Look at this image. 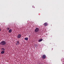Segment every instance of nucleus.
Returning a JSON list of instances; mask_svg holds the SVG:
<instances>
[{"mask_svg":"<svg viewBox=\"0 0 64 64\" xmlns=\"http://www.w3.org/2000/svg\"><path fill=\"white\" fill-rule=\"evenodd\" d=\"M1 50L2 51H5V48H1Z\"/></svg>","mask_w":64,"mask_h":64,"instance_id":"nucleus-6","label":"nucleus"},{"mask_svg":"<svg viewBox=\"0 0 64 64\" xmlns=\"http://www.w3.org/2000/svg\"><path fill=\"white\" fill-rule=\"evenodd\" d=\"M43 40V39H40L38 40V42H41Z\"/></svg>","mask_w":64,"mask_h":64,"instance_id":"nucleus-8","label":"nucleus"},{"mask_svg":"<svg viewBox=\"0 0 64 64\" xmlns=\"http://www.w3.org/2000/svg\"><path fill=\"white\" fill-rule=\"evenodd\" d=\"M21 35L20 34H18V36L17 38L18 39H20L21 38Z\"/></svg>","mask_w":64,"mask_h":64,"instance_id":"nucleus-3","label":"nucleus"},{"mask_svg":"<svg viewBox=\"0 0 64 64\" xmlns=\"http://www.w3.org/2000/svg\"><path fill=\"white\" fill-rule=\"evenodd\" d=\"M19 41H16V45H17V44H19Z\"/></svg>","mask_w":64,"mask_h":64,"instance_id":"nucleus-7","label":"nucleus"},{"mask_svg":"<svg viewBox=\"0 0 64 64\" xmlns=\"http://www.w3.org/2000/svg\"><path fill=\"white\" fill-rule=\"evenodd\" d=\"M11 32H12V30L11 29H10L8 31L9 33H11Z\"/></svg>","mask_w":64,"mask_h":64,"instance_id":"nucleus-9","label":"nucleus"},{"mask_svg":"<svg viewBox=\"0 0 64 64\" xmlns=\"http://www.w3.org/2000/svg\"><path fill=\"white\" fill-rule=\"evenodd\" d=\"M24 40H26V41H27L28 40V38H25L24 39Z\"/></svg>","mask_w":64,"mask_h":64,"instance_id":"nucleus-10","label":"nucleus"},{"mask_svg":"<svg viewBox=\"0 0 64 64\" xmlns=\"http://www.w3.org/2000/svg\"><path fill=\"white\" fill-rule=\"evenodd\" d=\"M6 29L7 30H9V28H7Z\"/></svg>","mask_w":64,"mask_h":64,"instance_id":"nucleus-12","label":"nucleus"},{"mask_svg":"<svg viewBox=\"0 0 64 64\" xmlns=\"http://www.w3.org/2000/svg\"><path fill=\"white\" fill-rule=\"evenodd\" d=\"M0 44L2 45H5L6 44V42L5 41H2L0 42Z\"/></svg>","mask_w":64,"mask_h":64,"instance_id":"nucleus-1","label":"nucleus"},{"mask_svg":"<svg viewBox=\"0 0 64 64\" xmlns=\"http://www.w3.org/2000/svg\"><path fill=\"white\" fill-rule=\"evenodd\" d=\"M42 58L43 59H45L46 58V55H44L42 57Z\"/></svg>","mask_w":64,"mask_h":64,"instance_id":"nucleus-4","label":"nucleus"},{"mask_svg":"<svg viewBox=\"0 0 64 64\" xmlns=\"http://www.w3.org/2000/svg\"><path fill=\"white\" fill-rule=\"evenodd\" d=\"M1 54H4V51H2L1 52Z\"/></svg>","mask_w":64,"mask_h":64,"instance_id":"nucleus-11","label":"nucleus"},{"mask_svg":"<svg viewBox=\"0 0 64 64\" xmlns=\"http://www.w3.org/2000/svg\"><path fill=\"white\" fill-rule=\"evenodd\" d=\"M39 30L38 28H36L34 30V32L36 33L37 32H38L39 31Z\"/></svg>","mask_w":64,"mask_h":64,"instance_id":"nucleus-2","label":"nucleus"},{"mask_svg":"<svg viewBox=\"0 0 64 64\" xmlns=\"http://www.w3.org/2000/svg\"><path fill=\"white\" fill-rule=\"evenodd\" d=\"M48 25V24H47L46 22L44 24V26H47Z\"/></svg>","mask_w":64,"mask_h":64,"instance_id":"nucleus-5","label":"nucleus"}]
</instances>
